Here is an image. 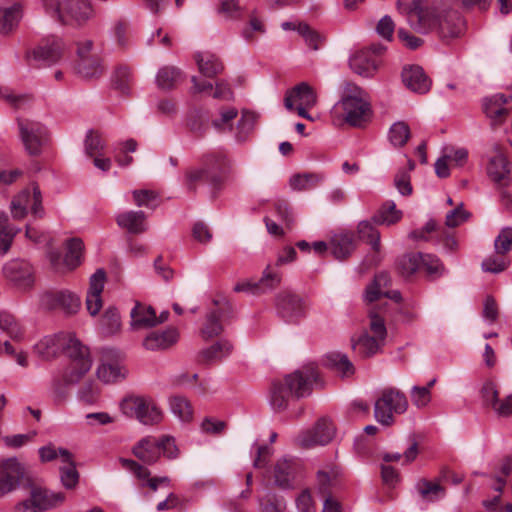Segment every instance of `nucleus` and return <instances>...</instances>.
Here are the masks:
<instances>
[{"label": "nucleus", "instance_id": "4", "mask_svg": "<svg viewBox=\"0 0 512 512\" xmlns=\"http://www.w3.org/2000/svg\"><path fill=\"white\" fill-rule=\"evenodd\" d=\"M370 105L364 99L361 88L347 83L343 97L332 108V114H339L349 125L359 127L368 120Z\"/></svg>", "mask_w": 512, "mask_h": 512}, {"label": "nucleus", "instance_id": "30", "mask_svg": "<svg viewBox=\"0 0 512 512\" xmlns=\"http://www.w3.org/2000/svg\"><path fill=\"white\" fill-rule=\"evenodd\" d=\"M145 214L143 211H126L116 217L117 224L133 234H140L146 231Z\"/></svg>", "mask_w": 512, "mask_h": 512}, {"label": "nucleus", "instance_id": "9", "mask_svg": "<svg viewBox=\"0 0 512 512\" xmlns=\"http://www.w3.org/2000/svg\"><path fill=\"white\" fill-rule=\"evenodd\" d=\"M18 126L26 151L30 155H39L47 142L46 128L42 124L30 120H19Z\"/></svg>", "mask_w": 512, "mask_h": 512}, {"label": "nucleus", "instance_id": "34", "mask_svg": "<svg viewBox=\"0 0 512 512\" xmlns=\"http://www.w3.org/2000/svg\"><path fill=\"white\" fill-rule=\"evenodd\" d=\"M415 489L424 502H435L445 496L446 490L439 482L430 481L427 479H419L416 482Z\"/></svg>", "mask_w": 512, "mask_h": 512}, {"label": "nucleus", "instance_id": "49", "mask_svg": "<svg viewBox=\"0 0 512 512\" xmlns=\"http://www.w3.org/2000/svg\"><path fill=\"white\" fill-rule=\"evenodd\" d=\"M323 176L315 173L295 174L290 178V186L293 190L303 191L315 188Z\"/></svg>", "mask_w": 512, "mask_h": 512}, {"label": "nucleus", "instance_id": "32", "mask_svg": "<svg viewBox=\"0 0 512 512\" xmlns=\"http://www.w3.org/2000/svg\"><path fill=\"white\" fill-rule=\"evenodd\" d=\"M130 314L132 329L150 328L157 325L155 310L151 306L137 303Z\"/></svg>", "mask_w": 512, "mask_h": 512}, {"label": "nucleus", "instance_id": "3", "mask_svg": "<svg viewBox=\"0 0 512 512\" xmlns=\"http://www.w3.org/2000/svg\"><path fill=\"white\" fill-rule=\"evenodd\" d=\"M317 378L316 369L313 366H307L286 375L283 380L274 381L269 398L272 409L283 411L288 407L290 399L309 396Z\"/></svg>", "mask_w": 512, "mask_h": 512}, {"label": "nucleus", "instance_id": "11", "mask_svg": "<svg viewBox=\"0 0 512 512\" xmlns=\"http://www.w3.org/2000/svg\"><path fill=\"white\" fill-rule=\"evenodd\" d=\"M3 275L20 290H28L34 284V269L25 260L14 259L7 262L3 267Z\"/></svg>", "mask_w": 512, "mask_h": 512}, {"label": "nucleus", "instance_id": "47", "mask_svg": "<svg viewBox=\"0 0 512 512\" xmlns=\"http://www.w3.org/2000/svg\"><path fill=\"white\" fill-rule=\"evenodd\" d=\"M238 111L234 107L221 108L219 113L211 119V125L218 132L230 131Z\"/></svg>", "mask_w": 512, "mask_h": 512}, {"label": "nucleus", "instance_id": "12", "mask_svg": "<svg viewBox=\"0 0 512 512\" xmlns=\"http://www.w3.org/2000/svg\"><path fill=\"white\" fill-rule=\"evenodd\" d=\"M41 305L46 309H59L71 315L79 310L81 302L79 297L70 291H48L42 295Z\"/></svg>", "mask_w": 512, "mask_h": 512}, {"label": "nucleus", "instance_id": "36", "mask_svg": "<svg viewBox=\"0 0 512 512\" xmlns=\"http://www.w3.org/2000/svg\"><path fill=\"white\" fill-rule=\"evenodd\" d=\"M403 212L396 208L394 201L384 202L372 217L375 224L390 226L402 219Z\"/></svg>", "mask_w": 512, "mask_h": 512}, {"label": "nucleus", "instance_id": "16", "mask_svg": "<svg viewBox=\"0 0 512 512\" xmlns=\"http://www.w3.org/2000/svg\"><path fill=\"white\" fill-rule=\"evenodd\" d=\"M382 48L380 46H371L368 50H361L355 53L349 60L351 69L364 77H370L377 69V61L371 56V53L378 54Z\"/></svg>", "mask_w": 512, "mask_h": 512}, {"label": "nucleus", "instance_id": "39", "mask_svg": "<svg viewBox=\"0 0 512 512\" xmlns=\"http://www.w3.org/2000/svg\"><path fill=\"white\" fill-rule=\"evenodd\" d=\"M77 73L85 79L98 78L103 74L104 68L99 55H91L90 58L78 60Z\"/></svg>", "mask_w": 512, "mask_h": 512}, {"label": "nucleus", "instance_id": "15", "mask_svg": "<svg viewBox=\"0 0 512 512\" xmlns=\"http://www.w3.org/2000/svg\"><path fill=\"white\" fill-rule=\"evenodd\" d=\"M213 308L206 316V321L201 329V335L204 339H210L220 335L223 331L221 321L227 316L230 311V304L228 301L214 300Z\"/></svg>", "mask_w": 512, "mask_h": 512}, {"label": "nucleus", "instance_id": "19", "mask_svg": "<svg viewBox=\"0 0 512 512\" xmlns=\"http://www.w3.org/2000/svg\"><path fill=\"white\" fill-rule=\"evenodd\" d=\"M294 102H298L299 106L312 108L317 102V96L309 84L302 82L286 93L284 106L292 111L295 109Z\"/></svg>", "mask_w": 512, "mask_h": 512}, {"label": "nucleus", "instance_id": "53", "mask_svg": "<svg viewBox=\"0 0 512 512\" xmlns=\"http://www.w3.org/2000/svg\"><path fill=\"white\" fill-rule=\"evenodd\" d=\"M257 116L253 112L244 111L237 123L235 138L238 142H244L254 129Z\"/></svg>", "mask_w": 512, "mask_h": 512}, {"label": "nucleus", "instance_id": "56", "mask_svg": "<svg viewBox=\"0 0 512 512\" xmlns=\"http://www.w3.org/2000/svg\"><path fill=\"white\" fill-rule=\"evenodd\" d=\"M0 330L12 339H20L23 335L22 327L17 319L8 312H0Z\"/></svg>", "mask_w": 512, "mask_h": 512}, {"label": "nucleus", "instance_id": "20", "mask_svg": "<svg viewBox=\"0 0 512 512\" xmlns=\"http://www.w3.org/2000/svg\"><path fill=\"white\" fill-rule=\"evenodd\" d=\"M511 99V96L508 98L502 94L497 93L491 97H487L483 100V109L486 116L491 120V124L493 126L501 125L508 113L509 110L505 107V104Z\"/></svg>", "mask_w": 512, "mask_h": 512}, {"label": "nucleus", "instance_id": "40", "mask_svg": "<svg viewBox=\"0 0 512 512\" xmlns=\"http://www.w3.org/2000/svg\"><path fill=\"white\" fill-rule=\"evenodd\" d=\"M282 276L271 265H267L262 272V277L256 281L258 295L275 290L281 283Z\"/></svg>", "mask_w": 512, "mask_h": 512}, {"label": "nucleus", "instance_id": "14", "mask_svg": "<svg viewBox=\"0 0 512 512\" xmlns=\"http://www.w3.org/2000/svg\"><path fill=\"white\" fill-rule=\"evenodd\" d=\"M276 307L281 317L289 322L303 317L306 309L303 300L298 295L288 291L277 294Z\"/></svg>", "mask_w": 512, "mask_h": 512}, {"label": "nucleus", "instance_id": "55", "mask_svg": "<svg viewBox=\"0 0 512 512\" xmlns=\"http://www.w3.org/2000/svg\"><path fill=\"white\" fill-rule=\"evenodd\" d=\"M510 265L508 257L504 254H497L488 256L481 264L484 272L498 274L505 271Z\"/></svg>", "mask_w": 512, "mask_h": 512}, {"label": "nucleus", "instance_id": "33", "mask_svg": "<svg viewBox=\"0 0 512 512\" xmlns=\"http://www.w3.org/2000/svg\"><path fill=\"white\" fill-rule=\"evenodd\" d=\"M203 168L208 174H218L220 176V188L222 187L224 176L229 170V161L222 152H212L206 154L203 158Z\"/></svg>", "mask_w": 512, "mask_h": 512}, {"label": "nucleus", "instance_id": "6", "mask_svg": "<svg viewBox=\"0 0 512 512\" xmlns=\"http://www.w3.org/2000/svg\"><path fill=\"white\" fill-rule=\"evenodd\" d=\"M120 409L124 415L135 418L144 425L158 424L163 417L161 409L152 399L141 396L124 398Z\"/></svg>", "mask_w": 512, "mask_h": 512}, {"label": "nucleus", "instance_id": "51", "mask_svg": "<svg viewBox=\"0 0 512 512\" xmlns=\"http://www.w3.org/2000/svg\"><path fill=\"white\" fill-rule=\"evenodd\" d=\"M245 8L244 0H221L217 11L226 19L238 20Z\"/></svg>", "mask_w": 512, "mask_h": 512}, {"label": "nucleus", "instance_id": "23", "mask_svg": "<svg viewBox=\"0 0 512 512\" xmlns=\"http://www.w3.org/2000/svg\"><path fill=\"white\" fill-rule=\"evenodd\" d=\"M133 455L143 463L152 465L160 458L159 440L147 436L139 440L132 448Z\"/></svg>", "mask_w": 512, "mask_h": 512}, {"label": "nucleus", "instance_id": "62", "mask_svg": "<svg viewBox=\"0 0 512 512\" xmlns=\"http://www.w3.org/2000/svg\"><path fill=\"white\" fill-rule=\"evenodd\" d=\"M104 147L105 144L101 136L93 130L88 131L84 142L86 155L89 157L101 156Z\"/></svg>", "mask_w": 512, "mask_h": 512}, {"label": "nucleus", "instance_id": "52", "mask_svg": "<svg viewBox=\"0 0 512 512\" xmlns=\"http://www.w3.org/2000/svg\"><path fill=\"white\" fill-rule=\"evenodd\" d=\"M32 192L25 189L20 192L11 202V213L13 218L22 219L27 214V208L31 206Z\"/></svg>", "mask_w": 512, "mask_h": 512}, {"label": "nucleus", "instance_id": "29", "mask_svg": "<svg viewBox=\"0 0 512 512\" xmlns=\"http://www.w3.org/2000/svg\"><path fill=\"white\" fill-rule=\"evenodd\" d=\"M342 473L336 466H325L317 472V485L319 492L324 496H330L332 489L341 482Z\"/></svg>", "mask_w": 512, "mask_h": 512}, {"label": "nucleus", "instance_id": "63", "mask_svg": "<svg viewBox=\"0 0 512 512\" xmlns=\"http://www.w3.org/2000/svg\"><path fill=\"white\" fill-rule=\"evenodd\" d=\"M133 81V76L129 67L120 65L114 73V83L116 88L122 93L128 94Z\"/></svg>", "mask_w": 512, "mask_h": 512}, {"label": "nucleus", "instance_id": "59", "mask_svg": "<svg viewBox=\"0 0 512 512\" xmlns=\"http://www.w3.org/2000/svg\"><path fill=\"white\" fill-rule=\"evenodd\" d=\"M101 327L106 335L116 334L121 327L120 315L114 307H109L103 314L101 319Z\"/></svg>", "mask_w": 512, "mask_h": 512}, {"label": "nucleus", "instance_id": "5", "mask_svg": "<svg viewBox=\"0 0 512 512\" xmlns=\"http://www.w3.org/2000/svg\"><path fill=\"white\" fill-rule=\"evenodd\" d=\"M408 408L404 393L395 388H385L374 404V417L384 426L394 423V414H403Z\"/></svg>", "mask_w": 512, "mask_h": 512}, {"label": "nucleus", "instance_id": "18", "mask_svg": "<svg viewBox=\"0 0 512 512\" xmlns=\"http://www.w3.org/2000/svg\"><path fill=\"white\" fill-rule=\"evenodd\" d=\"M401 77L404 85L412 92L424 94L430 90L431 81L418 65L404 67Z\"/></svg>", "mask_w": 512, "mask_h": 512}, {"label": "nucleus", "instance_id": "57", "mask_svg": "<svg viewBox=\"0 0 512 512\" xmlns=\"http://www.w3.org/2000/svg\"><path fill=\"white\" fill-rule=\"evenodd\" d=\"M421 268V253H409L398 261V270L402 276L409 277Z\"/></svg>", "mask_w": 512, "mask_h": 512}, {"label": "nucleus", "instance_id": "60", "mask_svg": "<svg viewBox=\"0 0 512 512\" xmlns=\"http://www.w3.org/2000/svg\"><path fill=\"white\" fill-rule=\"evenodd\" d=\"M421 268L429 277H440L444 274L445 268L440 259L432 254L421 253Z\"/></svg>", "mask_w": 512, "mask_h": 512}, {"label": "nucleus", "instance_id": "31", "mask_svg": "<svg viewBox=\"0 0 512 512\" xmlns=\"http://www.w3.org/2000/svg\"><path fill=\"white\" fill-rule=\"evenodd\" d=\"M31 497L40 512L58 506L65 499V495L61 492H52L42 488H33L31 490Z\"/></svg>", "mask_w": 512, "mask_h": 512}, {"label": "nucleus", "instance_id": "54", "mask_svg": "<svg viewBox=\"0 0 512 512\" xmlns=\"http://www.w3.org/2000/svg\"><path fill=\"white\" fill-rule=\"evenodd\" d=\"M358 235L361 240L369 243L374 251L380 250V233L369 221L358 224Z\"/></svg>", "mask_w": 512, "mask_h": 512}, {"label": "nucleus", "instance_id": "50", "mask_svg": "<svg viewBox=\"0 0 512 512\" xmlns=\"http://www.w3.org/2000/svg\"><path fill=\"white\" fill-rule=\"evenodd\" d=\"M390 283L391 279L387 273L381 272L377 274L373 283L370 284L366 289V300L369 302H374L379 299L382 296L383 291H385L384 289L387 288Z\"/></svg>", "mask_w": 512, "mask_h": 512}, {"label": "nucleus", "instance_id": "46", "mask_svg": "<svg viewBox=\"0 0 512 512\" xmlns=\"http://www.w3.org/2000/svg\"><path fill=\"white\" fill-rule=\"evenodd\" d=\"M83 247V242L79 238L67 241V251L64 257V265L67 270H73L81 263Z\"/></svg>", "mask_w": 512, "mask_h": 512}, {"label": "nucleus", "instance_id": "61", "mask_svg": "<svg viewBox=\"0 0 512 512\" xmlns=\"http://www.w3.org/2000/svg\"><path fill=\"white\" fill-rule=\"evenodd\" d=\"M260 511L259 512H284L286 509V502L284 498L278 497L275 494H267L258 500Z\"/></svg>", "mask_w": 512, "mask_h": 512}, {"label": "nucleus", "instance_id": "48", "mask_svg": "<svg viewBox=\"0 0 512 512\" xmlns=\"http://www.w3.org/2000/svg\"><path fill=\"white\" fill-rule=\"evenodd\" d=\"M171 412L182 422H190L193 418V409L188 399L182 396H173L169 401Z\"/></svg>", "mask_w": 512, "mask_h": 512}, {"label": "nucleus", "instance_id": "25", "mask_svg": "<svg viewBox=\"0 0 512 512\" xmlns=\"http://www.w3.org/2000/svg\"><path fill=\"white\" fill-rule=\"evenodd\" d=\"M23 16V6L16 2L10 6L0 7V34L9 35L18 27Z\"/></svg>", "mask_w": 512, "mask_h": 512}, {"label": "nucleus", "instance_id": "26", "mask_svg": "<svg viewBox=\"0 0 512 512\" xmlns=\"http://www.w3.org/2000/svg\"><path fill=\"white\" fill-rule=\"evenodd\" d=\"M298 464L293 459L283 458L279 460L274 469L275 484L283 489L293 487Z\"/></svg>", "mask_w": 512, "mask_h": 512}, {"label": "nucleus", "instance_id": "22", "mask_svg": "<svg viewBox=\"0 0 512 512\" xmlns=\"http://www.w3.org/2000/svg\"><path fill=\"white\" fill-rule=\"evenodd\" d=\"M185 186L194 192L200 184H208L213 191L220 189V176L218 174H208L206 169L189 168L185 172Z\"/></svg>", "mask_w": 512, "mask_h": 512}, {"label": "nucleus", "instance_id": "10", "mask_svg": "<svg viewBox=\"0 0 512 512\" xmlns=\"http://www.w3.org/2000/svg\"><path fill=\"white\" fill-rule=\"evenodd\" d=\"M335 427L327 419H320L311 428L300 433L296 442L302 448H312L317 445H327L334 437Z\"/></svg>", "mask_w": 512, "mask_h": 512}, {"label": "nucleus", "instance_id": "8", "mask_svg": "<svg viewBox=\"0 0 512 512\" xmlns=\"http://www.w3.org/2000/svg\"><path fill=\"white\" fill-rule=\"evenodd\" d=\"M62 39L51 36L43 39L35 48L27 51L26 60L29 65L47 67L57 63L63 56Z\"/></svg>", "mask_w": 512, "mask_h": 512}, {"label": "nucleus", "instance_id": "28", "mask_svg": "<svg viewBox=\"0 0 512 512\" xmlns=\"http://www.w3.org/2000/svg\"><path fill=\"white\" fill-rule=\"evenodd\" d=\"M59 456L62 463L59 468L61 482L67 489H72L77 485L79 480V473L76 469L74 457L67 449H60Z\"/></svg>", "mask_w": 512, "mask_h": 512}, {"label": "nucleus", "instance_id": "17", "mask_svg": "<svg viewBox=\"0 0 512 512\" xmlns=\"http://www.w3.org/2000/svg\"><path fill=\"white\" fill-rule=\"evenodd\" d=\"M106 274L103 269H98L89 281V289L86 296V307L88 312L94 316L102 308L101 294L104 289Z\"/></svg>", "mask_w": 512, "mask_h": 512}, {"label": "nucleus", "instance_id": "58", "mask_svg": "<svg viewBox=\"0 0 512 512\" xmlns=\"http://www.w3.org/2000/svg\"><path fill=\"white\" fill-rule=\"evenodd\" d=\"M388 137L394 147H403L410 137L409 126L405 122H395L389 129Z\"/></svg>", "mask_w": 512, "mask_h": 512}, {"label": "nucleus", "instance_id": "43", "mask_svg": "<svg viewBox=\"0 0 512 512\" xmlns=\"http://www.w3.org/2000/svg\"><path fill=\"white\" fill-rule=\"evenodd\" d=\"M119 462L123 468L132 472L138 479L147 480V485L151 490L156 491L158 489L160 485L158 477L149 478L150 471L147 468L132 459L120 458Z\"/></svg>", "mask_w": 512, "mask_h": 512}, {"label": "nucleus", "instance_id": "64", "mask_svg": "<svg viewBox=\"0 0 512 512\" xmlns=\"http://www.w3.org/2000/svg\"><path fill=\"white\" fill-rule=\"evenodd\" d=\"M494 250L497 254L506 255L512 250V228H503L494 241Z\"/></svg>", "mask_w": 512, "mask_h": 512}, {"label": "nucleus", "instance_id": "21", "mask_svg": "<svg viewBox=\"0 0 512 512\" xmlns=\"http://www.w3.org/2000/svg\"><path fill=\"white\" fill-rule=\"evenodd\" d=\"M178 331L175 328H167L163 331L150 332L142 342L146 350L158 351L165 350L178 341Z\"/></svg>", "mask_w": 512, "mask_h": 512}, {"label": "nucleus", "instance_id": "35", "mask_svg": "<svg viewBox=\"0 0 512 512\" xmlns=\"http://www.w3.org/2000/svg\"><path fill=\"white\" fill-rule=\"evenodd\" d=\"M195 60L198 65L199 72L208 78L216 77L224 69L219 58L210 53H196Z\"/></svg>", "mask_w": 512, "mask_h": 512}, {"label": "nucleus", "instance_id": "13", "mask_svg": "<svg viewBox=\"0 0 512 512\" xmlns=\"http://www.w3.org/2000/svg\"><path fill=\"white\" fill-rule=\"evenodd\" d=\"M93 15L89 0H63L62 12L58 21L63 24L82 25Z\"/></svg>", "mask_w": 512, "mask_h": 512}, {"label": "nucleus", "instance_id": "24", "mask_svg": "<svg viewBox=\"0 0 512 512\" xmlns=\"http://www.w3.org/2000/svg\"><path fill=\"white\" fill-rule=\"evenodd\" d=\"M487 173L489 177L499 185H508L512 182V171L506 157L502 153H497L491 157Z\"/></svg>", "mask_w": 512, "mask_h": 512}, {"label": "nucleus", "instance_id": "2", "mask_svg": "<svg viewBox=\"0 0 512 512\" xmlns=\"http://www.w3.org/2000/svg\"><path fill=\"white\" fill-rule=\"evenodd\" d=\"M61 353L70 358L71 363L61 376H53L51 391L55 402L61 403L67 397V387L76 384L90 370L92 361L89 349L72 333H64Z\"/></svg>", "mask_w": 512, "mask_h": 512}, {"label": "nucleus", "instance_id": "44", "mask_svg": "<svg viewBox=\"0 0 512 512\" xmlns=\"http://www.w3.org/2000/svg\"><path fill=\"white\" fill-rule=\"evenodd\" d=\"M99 380L106 384L115 383L126 377V370L119 364L101 363L96 371Z\"/></svg>", "mask_w": 512, "mask_h": 512}, {"label": "nucleus", "instance_id": "38", "mask_svg": "<svg viewBox=\"0 0 512 512\" xmlns=\"http://www.w3.org/2000/svg\"><path fill=\"white\" fill-rule=\"evenodd\" d=\"M233 349V345L226 339H221L210 347L203 349L200 354V361L212 363L227 357Z\"/></svg>", "mask_w": 512, "mask_h": 512}, {"label": "nucleus", "instance_id": "27", "mask_svg": "<svg viewBox=\"0 0 512 512\" xmlns=\"http://www.w3.org/2000/svg\"><path fill=\"white\" fill-rule=\"evenodd\" d=\"M63 334L64 332L43 337L34 345V352L43 360L54 359L61 353Z\"/></svg>", "mask_w": 512, "mask_h": 512}, {"label": "nucleus", "instance_id": "42", "mask_svg": "<svg viewBox=\"0 0 512 512\" xmlns=\"http://www.w3.org/2000/svg\"><path fill=\"white\" fill-rule=\"evenodd\" d=\"M182 72L174 66H164L159 69L156 75L158 88L162 90H171L181 80Z\"/></svg>", "mask_w": 512, "mask_h": 512}, {"label": "nucleus", "instance_id": "1", "mask_svg": "<svg viewBox=\"0 0 512 512\" xmlns=\"http://www.w3.org/2000/svg\"><path fill=\"white\" fill-rule=\"evenodd\" d=\"M397 5L417 33H433L443 42H450L464 34L466 23L457 9L429 4L425 0H398Z\"/></svg>", "mask_w": 512, "mask_h": 512}, {"label": "nucleus", "instance_id": "41", "mask_svg": "<svg viewBox=\"0 0 512 512\" xmlns=\"http://www.w3.org/2000/svg\"><path fill=\"white\" fill-rule=\"evenodd\" d=\"M325 365L341 376L346 377L354 373V367L347 355L340 352H332L327 354L325 358Z\"/></svg>", "mask_w": 512, "mask_h": 512}, {"label": "nucleus", "instance_id": "45", "mask_svg": "<svg viewBox=\"0 0 512 512\" xmlns=\"http://www.w3.org/2000/svg\"><path fill=\"white\" fill-rule=\"evenodd\" d=\"M383 341L379 340L376 337L370 336L367 333H364L359 337L357 341L353 343V350L358 353L361 357H370L376 354Z\"/></svg>", "mask_w": 512, "mask_h": 512}, {"label": "nucleus", "instance_id": "7", "mask_svg": "<svg viewBox=\"0 0 512 512\" xmlns=\"http://www.w3.org/2000/svg\"><path fill=\"white\" fill-rule=\"evenodd\" d=\"M25 482L29 483L30 477L25 465L18 458L0 460V498L15 491Z\"/></svg>", "mask_w": 512, "mask_h": 512}, {"label": "nucleus", "instance_id": "37", "mask_svg": "<svg viewBox=\"0 0 512 512\" xmlns=\"http://www.w3.org/2000/svg\"><path fill=\"white\" fill-rule=\"evenodd\" d=\"M355 248L352 233L345 232L335 235L331 240L330 249L336 259L342 260L351 255Z\"/></svg>", "mask_w": 512, "mask_h": 512}]
</instances>
